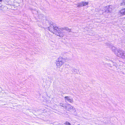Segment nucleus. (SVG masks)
Instances as JSON below:
<instances>
[{
    "label": "nucleus",
    "instance_id": "obj_1",
    "mask_svg": "<svg viewBox=\"0 0 125 125\" xmlns=\"http://www.w3.org/2000/svg\"><path fill=\"white\" fill-rule=\"evenodd\" d=\"M48 29L51 32L61 38L63 37L64 36L63 29L62 28H59L51 25L48 27Z\"/></svg>",
    "mask_w": 125,
    "mask_h": 125
},
{
    "label": "nucleus",
    "instance_id": "obj_2",
    "mask_svg": "<svg viewBox=\"0 0 125 125\" xmlns=\"http://www.w3.org/2000/svg\"><path fill=\"white\" fill-rule=\"evenodd\" d=\"M67 60V58L62 57L59 58L58 59V60L56 62L57 67L59 68H60L64 63V62H66Z\"/></svg>",
    "mask_w": 125,
    "mask_h": 125
},
{
    "label": "nucleus",
    "instance_id": "obj_3",
    "mask_svg": "<svg viewBox=\"0 0 125 125\" xmlns=\"http://www.w3.org/2000/svg\"><path fill=\"white\" fill-rule=\"evenodd\" d=\"M110 6H105L103 8L102 10L103 11V14H104L111 12V10H110Z\"/></svg>",
    "mask_w": 125,
    "mask_h": 125
},
{
    "label": "nucleus",
    "instance_id": "obj_4",
    "mask_svg": "<svg viewBox=\"0 0 125 125\" xmlns=\"http://www.w3.org/2000/svg\"><path fill=\"white\" fill-rule=\"evenodd\" d=\"M5 3L8 5H15L16 2L15 0H4Z\"/></svg>",
    "mask_w": 125,
    "mask_h": 125
},
{
    "label": "nucleus",
    "instance_id": "obj_5",
    "mask_svg": "<svg viewBox=\"0 0 125 125\" xmlns=\"http://www.w3.org/2000/svg\"><path fill=\"white\" fill-rule=\"evenodd\" d=\"M110 48H111L112 51L114 52L115 54L117 56L118 55V54L119 52L120 51V50H119L117 48L114 46H111L110 47Z\"/></svg>",
    "mask_w": 125,
    "mask_h": 125
},
{
    "label": "nucleus",
    "instance_id": "obj_6",
    "mask_svg": "<svg viewBox=\"0 0 125 125\" xmlns=\"http://www.w3.org/2000/svg\"><path fill=\"white\" fill-rule=\"evenodd\" d=\"M117 56L123 58H125V52H124L122 51H120Z\"/></svg>",
    "mask_w": 125,
    "mask_h": 125
},
{
    "label": "nucleus",
    "instance_id": "obj_7",
    "mask_svg": "<svg viewBox=\"0 0 125 125\" xmlns=\"http://www.w3.org/2000/svg\"><path fill=\"white\" fill-rule=\"evenodd\" d=\"M65 100L66 102H68L70 103H73V100L72 98L68 96H65L64 97Z\"/></svg>",
    "mask_w": 125,
    "mask_h": 125
},
{
    "label": "nucleus",
    "instance_id": "obj_8",
    "mask_svg": "<svg viewBox=\"0 0 125 125\" xmlns=\"http://www.w3.org/2000/svg\"><path fill=\"white\" fill-rule=\"evenodd\" d=\"M118 13L121 16L125 15V8L120 10L119 11Z\"/></svg>",
    "mask_w": 125,
    "mask_h": 125
},
{
    "label": "nucleus",
    "instance_id": "obj_9",
    "mask_svg": "<svg viewBox=\"0 0 125 125\" xmlns=\"http://www.w3.org/2000/svg\"><path fill=\"white\" fill-rule=\"evenodd\" d=\"M65 108L68 111H70L71 109H74L73 106H71L69 104H67Z\"/></svg>",
    "mask_w": 125,
    "mask_h": 125
},
{
    "label": "nucleus",
    "instance_id": "obj_10",
    "mask_svg": "<svg viewBox=\"0 0 125 125\" xmlns=\"http://www.w3.org/2000/svg\"><path fill=\"white\" fill-rule=\"evenodd\" d=\"M76 5L77 6V7H78L83 6L82 1L77 3Z\"/></svg>",
    "mask_w": 125,
    "mask_h": 125
},
{
    "label": "nucleus",
    "instance_id": "obj_11",
    "mask_svg": "<svg viewBox=\"0 0 125 125\" xmlns=\"http://www.w3.org/2000/svg\"><path fill=\"white\" fill-rule=\"evenodd\" d=\"M82 2L83 6H85L87 5H88L89 3V2L88 1L85 2L83 1Z\"/></svg>",
    "mask_w": 125,
    "mask_h": 125
},
{
    "label": "nucleus",
    "instance_id": "obj_12",
    "mask_svg": "<svg viewBox=\"0 0 125 125\" xmlns=\"http://www.w3.org/2000/svg\"><path fill=\"white\" fill-rule=\"evenodd\" d=\"M62 28L63 29V31L64 32V35L65 34V32H64V30H66V31H69V32H70L71 31V29H69L68 27H65L64 28Z\"/></svg>",
    "mask_w": 125,
    "mask_h": 125
},
{
    "label": "nucleus",
    "instance_id": "obj_13",
    "mask_svg": "<svg viewBox=\"0 0 125 125\" xmlns=\"http://www.w3.org/2000/svg\"><path fill=\"white\" fill-rule=\"evenodd\" d=\"M66 104H63L62 103H60V104H59V105L60 106H62L64 108H65L66 107Z\"/></svg>",
    "mask_w": 125,
    "mask_h": 125
},
{
    "label": "nucleus",
    "instance_id": "obj_14",
    "mask_svg": "<svg viewBox=\"0 0 125 125\" xmlns=\"http://www.w3.org/2000/svg\"><path fill=\"white\" fill-rule=\"evenodd\" d=\"M120 5L121 6L125 5V0H122L120 3Z\"/></svg>",
    "mask_w": 125,
    "mask_h": 125
},
{
    "label": "nucleus",
    "instance_id": "obj_15",
    "mask_svg": "<svg viewBox=\"0 0 125 125\" xmlns=\"http://www.w3.org/2000/svg\"><path fill=\"white\" fill-rule=\"evenodd\" d=\"M64 124L65 125H71V124L68 121H66L64 123Z\"/></svg>",
    "mask_w": 125,
    "mask_h": 125
},
{
    "label": "nucleus",
    "instance_id": "obj_16",
    "mask_svg": "<svg viewBox=\"0 0 125 125\" xmlns=\"http://www.w3.org/2000/svg\"><path fill=\"white\" fill-rule=\"evenodd\" d=\"M2 0H0V1H1Z\"/></svg>",
    "mask_w": 125,
    "mask_h": 125
},
{
    "label": "nucleus",
    "instance_id": "obj_17",
    "mask_svg": "<svg viewBox=\"0 0 125 125\" xmlns=\"http://www.w3.org/2000/svg\"><path fill=\"white\" fill-rule=\"evenodd\" d=\"M80 125V124H79V125Z\"/></svg>",
    "mask_w": 125,
    "mask_h": 125
}]
</instances>
